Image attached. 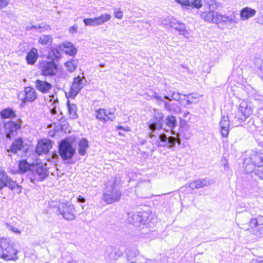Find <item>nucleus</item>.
<instances>
[{
  "instance_id": "nucleus-53",
  "label": "nucleus",
  "mask_w": 263,
  "mask_h": 263,
  "mask_svg": "<svg viewBox=\"0 0 263 263\" xmlns=\"http://www.w3.org/2000/svg\"><path fill=\"white\" fill-rule=\"evenodd\" d=\"M53 107L50 109V112L52 115H55L57 113L56 107L57 105H52Z\"/></svg>"
},
{
  "instance_id": "nucleus-6",
  "label": "nucleus",
  "mask_w": 263,
  "mask_h": 263,
  "mask_svg": "<svg viewBox=\"0 0 263 263\" xmlns=\"http://www.w3.org/2000/svg\"><path fill=\"white\" fill-rule=\"evenodd\" d=\"M252 104L247 101H242L238 108V111L235 118L236 123L240 124L245 121L246 119L253 113Z\"/></svg>"
},
{
  "instance_id": "nucleus-58",
  "label": "nucleus",
  "mask_w": 263,
  "mask_h": 263,
  "mask_svg": "<svg viewBox=\"0 0 263 263\" xmlns=\"http://www.w3.org/2000/svg\"><path fill=\"white\" fill-rule=\"evenodd\" d=\"M123 250H124V249H122V251H123ZM119 251L121 253V254L122 255L123 252H122V250H119Z\"/></svg>"
},
{
  "instance_id": "nucleus-30",
  "label": "nucleus",
  "mask_w": 263,
  "mask_h": 263,
  "mask_svg": "<svg viewBox=\"0 0 263 263\" xmlns=\"http://www.w3.org/2000/svg\"><path fill=\"white\" fill-rule=\"evenodd\" d=\"M26 29L27 31H30L32 29H36L37 30V32L42 33V32L46 30H50V27L49 25H47L44 23H41L35 25L27 26L26 28Z\"/></svg>"
},
{
  "instance_id": "nucleus-29",
  "label": "nucleus",
  "mask_w": 263,
  "mask_h": 263,
  "mask_svg": "<svg viewBox=\"0 0 263 263\" xmlns=\"http://www.w3.org/2000/svg\"><path fill=\"white\" fill-rule=\"evenodd\" d=\"M24 141L21 138L16 139L12 142L10 148V152L13 154H16L18 151H21L24 147Z\"/></svg>"
},
{
  "instance_id": "nucleus-47",
  "label": "nucleus",
  "mask_w": 263,
  "mask_h": 263,
  "mask_svg": "<svg viewBox=\"0 0 263 263\" xmlns=\"http://www.w3.org/2000/svg\"><path fill=\"white\" fill-rule=\"evenodd\" d=\"M11 0H0V10L6 8Z\"/></svg>"
},
{
  "instance_id": "nucleus-16",
  "label": "nucleus",
  "mask_w": 263,
  "mask_h": 263,
  "mask_svg": "<svg viewBox=\"0 0 263 263\" xmlns=\"http://www.w3.org/2000/svg\"><path fill=\"white\" fill-rule=\"evenodd\" d=\"M144 214H146V213L140 212L129 213L128 214V221L134 226L138 227L141 223L146 221V216H144Z\"/></svg>"
},
{
  "instance_id": "nucleus-28",
  "label": "nucleus",
  "mask_w": 263,
  "mask_h": 263,
  "mask_svg": "<svg viewBox=\"0 0 263 263\" xmlns=\"http://www.w3.org/2000/svg\"><path fill=\"white\" fill-rule=\"evenodd\" d=\"M256 13V11L255 9L247 7L241 10L240 15L242 20H247L254 16Z\"/></svg>"
},
{
  "instance_id": "nucleus-59",
  "label": "nucleus",
  "mask_w": 263,
  "mask_h": 263,
  "mask_svg": "<svg viewBox=\"0 0 263 263\" xmlns=\"http://www.w3.org/2000/svg\"><path fill=\"white\" fill-rule=\"evenodd\" d=\"M118 255V256H120V255L119 254H118L117 252H116V256Z\"/></svg>"
},
{
  "instance_id": "nucleus-19",
  "label": "nucleus",
  "mask_w": 263,
  "mask_h": 263,
  "mask_svg": "<svg viewBox=\"0 0 263 263\" xmlns=\"http://www.w3.org/2000/svg\"><path fill=\"white\" fill-rule=\"evenodd\" d=\"M24 97L22 99V103L32 102L37 98L35 89L30 86L25 87L24 91Z\"/></svg>"
},
{
  "instance_id": "nucleus-31",
  "label": "nucleus",
  "mask_w": 263,
  "mask_h": 263,
  "mask_svg": "<svg viewBox=\"0 0 263 263\" xmlns=\"http://www.w3.org/2000/svg\"><path fill=\"white\" fill-rule=\"evenodd\" d=\"M89 147L88 140L85 138L81 139L78 143V153L81 156L85 155L86 149Z\"/></svg>"
},
{
  "instance_id": "nucleus-34",
  "label": "nucleus",
  "mask_w": 263,
  "mask_h": 263,
  "mask_svg": "<svg viewBox=\"0 0 263 263\" xmlns=\"http://www.w3.org/2000/svg\"><path fill=\"white\" fill-rule=\"evenodd\" d=\"M115 193L113 190L111 191H107L106 193L103 194V199L107 204H111L113 203L115 200Z\"/></svg>"
},
{
  "instance_id": "nucleus-61",
  "label": "nucleus",
  "mask_w": 263,
  "mask_h": 263,
  "mask_svg": "<svg viewBox=\"0 0 263 263\" xmlns=\"http://www.w3.org/2000/svg\"><path fill=\"white\" fill-rule=\"evenodd\" d=\"M115 183V181L113 182V185Z\"/></svg>"
},
{
  "instance_id": "nucleus-15",
  "label": "nucleus",
  "mask_w": 263,
  "mask_h": 263,
  "mask_svg": "<svg viewBox=\"0 0 263 263\" xmlns=\"http://www.w3.org/2000/svg\"><path fill=\"white\" fill-rule=\"evenodd\" d=\"M95 116L97 119L103 123L107 121H113L115 117L113 112L104 109H98L95 111Z\"/></svg>"
},
{
  "instance_id": "nucleus-46",
  "label": "nucleus",
  "mask_w": 263,
  "mask_h": 263,
  "mask_svg": "<svg viewBox=\"0 0 263 263\" xmlns=\"http://www.w3.org/2000/svg\"><path fill=\"white\" fill-rule=\"evenodd\" d=\"M58 159V154L55 153H52L50 158H48V161L49 162H51L52 163H56Z\"/></svg>"
},
{
  "instance_id": "nucleus-49",
  "label": "nucleus",
  "mask_w": 263,
  "mask_h": 263,
  "mask_svg": "<svg viewBox=\"0 0 263 263\" xmlns=\"http://www.w3.org/2000/svg\"><path fill=\"white\" fill-rule=\"evenodd\" d=\"M52 101H53L52 105H57L58 104V99L55 97L54 95L50 96V102Z\"/></svg>"
},
{
  "instance_id": "nucleus-44",
  "label": "nucleus",
  "mask_w": 263,
  "mask_h": 263,
  "mask_svg": "<svg viewBox=\"0 0 263 263\" xmlns=\"http://www.w3.org/2000/svg\"><path fill=\"white\" fill-rule=\"evenodd\" d=\"M254 173L255 175L258 176L260 179H263V166L262 165H260L257 166V168L254 171Z\"/></svg>"
},
{
  "instance_id": "nucleus-22",
  "label": "nucleus",
  "mask_w": 263,
  "mask_h": 263,
  "mask_svg": "<svg viewBox=\"0 0 263 263\" xmlns=\"http://www.w3.org/2000/svg\"><path fill=\"white\" fill-rule=\"evenodd\" d=\"M230 121L227 116H222L219 125L220 126V133L222 137H227L229 133Z\"/></svg>"
},
{
  "instance_id": "nucleus-37",
  "label": "nucleus",
  "mask_w": 263,
  "mask_h": 263,
  "mask_svg": "<svg viewBox=\"0 0 263 263\" xmlns=\"http://www.w3.org/2000/svg\"><path fill=\"white\" fill-rule=\"evenodd\" d=\"M78 61L75 59H71L65 63V66L67 70L70 72H73L77 67Z\"/></svg>"
},
{
  "instance_id": "nucleus-17",
  "label": "nucleus",
  "mask_w": 263,
  "mask_h": 263,
  "mask_svg": "<svg viewBox=\"0 0 263 263\" xmlns=\"http://www.w3.org/2000/svg\"><path fill=\"white\" fill-rule=\"evenodd\" d=\"M168 23L171 28L177 30L179 32L180 34L183 35L185 37H187L190 35V32L188 30L186 29V26L184 24L173 18L170 20Z\"/></svg>"
},
{
  "instance_id": "nucleus-27",
  "label": "nucleus",
  "mask_w": 263,
  "mask_h": 263,
  "mask_svg": "<svg viewBox=\"0 0 263 263\" xmlns=\"http://www.w3.org/2000/svg\"><path fill=\"white\" fill-rule=\"evenodd\" d=\"M39 57L37 50L34 47H32L27 53L26 57L27 63L29 65H34L36 62Z\"/></svg>"
},
{
  "instance_id": "nucleus-21",
  "label": "nucleus",
  "mask_w": 263,
  "mask_h": 263,
  "mask_svg": "<svg viewBox=\"0 0 263 263\" xmlns=\"http://www.w3.org/2000/svg\"><path fill=\"white\" fill-rule=\"evenodd\" d=\"M34 85L36 89L42 93H48L52 87V85L51 83L46 81H43L39 79L35 81Z\"/></svg>"
},
{
  "instance_id": "nucleus-40",
  "label": "nucleus",
  "mask_w": 263,
  "mask_h": 263,
  "mask_svg": "<svg viewBox=\"0 0 263 263\" xmlns=\"http://www.w3.org/2000/svg\"><path fill=\"white\" fill-rule=\"evenodd\" d=\"M31 166H30L29 164L26 160H22L20 161L18 164V168L22 173H25L30 169Z\"/></svg>"
},
{
  "instance_id": "nucleus-18",
  "label": "nucleus",
  "mask_w": 263,
  "mask_h": 263,
  "mask_svg": "<svg viewBox=\"0 0 263 263\" xmlns=\"http://www.w3.org/2000/svg\"><path fill=\"white\" fill-rule=\"evenodd\" d=\"M51 147L52 145L50 140H42L39 142L35 148V153L39 155L47 154L49 152Z\"/></svg>"
},
{
  "instance_id": "nucleus-36",
  "label": "nucleus",
  "mask_w": 263,
  "mask_h": 263,
  "mask_svg": "<svg viewBox=\"0 0 263 263\" xmlns=\"http://www.w3.org/2000/svg\"><path fill=\"white\" fill-rule=\"evenodd\" d=\"M53 41V38L50 35H42L39 39V43L42 45H51Z\"/></svg>"
},
{
  "instance_id": "nucleus-2",
  "label": "nucleus",
  "mask_w": 263,
  "mask_h": 263,
  "mask_svg": "<svg viewBox=\"0 0 263 263\" xmlns=\"http://www.w3.org/2000/svg\"><path fill=\"white\" fill-rule=\"evenodd\" d=\"M204 2L205 5L208 6L209 11L201 12L200 13V16L205 22L221 24L231 28L235 26L237 22L234 15H232L228 16L214 11L220 6V4L219 2L215 0H204Z\"/></svg>"
},
{
  "instance_id": "nucleus-33",
  "label": "nucleus",
  "mask_w": 263,
  "mask_h": 263,
  "mask_svg": "<svg viewBox=\"0 0 263 263\" xmlns=\"http://www.w3.org/2000/svg\"><path fill=\"white\" fill-rule=\"evenodd\" d=\"M0 116L2 119H9L15 117L16 114L12 108H6L0 112Z\"/></svg>"
},
{
  "instance_id": "nucleus-57",
  "label": "nucleus",
  "mask_w": 263,
  "mask_h": 263,
  "mask_svg": "<svg viewBox=\"0 0 263 263\" xmlns=\"http://www.w3.org/2000/svg\"><path fill=\"white\" fill-rule=\"evenodd\" d=\"M124 259L125 260L126 263H130L129 262V259L128 258L127 259Z\"/></svg>"
},
{
  "instance_id": "nucleus-55",
  "label": "nucleus",
  "mask_w": 263,
  "mask_h": 263,
  "mask_svg": "<svg viewBox=\"0 0 263 263\" xmlns=\"http://www.w3.org/2000/svg\"><path fill=\"white\" fill-rule=\"evenodd\" d=\"M192 134L191 133H189V132H187L186 133H183V137L185 139H189L191 136Z\"/></svg>"
},
{
  "instance_id": "nucleus-32",
  "label": "nucleus",
  "mask_w": 263,
  "mask_h": 263,
  "mask_svg": "<svg viewBox=\"0 0 263 263\" xmlns=\"http://www.w3.org/2000/svg\"><path fill=\"white\" fill-rule=\"evenodd\" d=\"M68 113L70 118L71 119H76L78 117L77 105L74 104H70L69 101L67 102Z\"/></svg>"
},
{
  "instance_id": "nucleus-1",
  "label": "nucleus",
  "mask_w": 263,
  "mask_h": 263,
  "mask_svg": "<svg viewBox=\"0 0 263 263\" xmlns=\"http://www.w3.org/2000/svg\"><path fill=\"white\" fill-rule=\"evenodd\" d=\"M163 118L164 116L161 112L158 110H154L152 118L147 123L148 128L151 131L149 135L150 142L157 147L166 146L172 148L175 146L176 143L180 144L181 140L177 135L176 137H167L164 133L158 134L157 132L162 128Z\"/></svg>"
},
{
  "instance_id": "nucleus-41",
  "label": "nucleus",
  "mask_w": 263,
  "mask_h": 263,
  "mask_svg": "<svg viewBox=\"0 0 263 263\" xmlns=\"http://www.w3.org/2000/svg\"><path fill=\"white\" fill-rule=\"evenodd\" d=\"M243 166L245 167V171L247 173H250L253 172H254L255 170L256 165L252 163L251 162H248V163H246V159H245L243 162Z\"/></svg>"
},
{
  "instance_id": "nucleus-7",
  "label": "nucleus",
  "mask_w": 263,
  "mask_h": 263,
  "mask_svg": "<svg viewBox=\"0 0 263 263\" xmlns=\"http://www.w3.org/2000/svg\"><path fill=\"white\" fill-rule=\"evenodd\" d=\"M5 187H8L11 191L17 194L22 192V187L13 181L8 177L7 173L0 168V191Z\"/></svg>"
},
{
  "instance_id": "nucleus-3",
  "label": "nucleus",
  "mask_w": 263,
  "mask_h": 263,
  "mask_svg": "<svg viewBox=\"0 0 263 263\" xmlns=\"http://www.w3.org/2000/svg\"><path fill=\"white\" fill-rule=\"evenodd\" d=\"M17 252L10 239L4 237L0 238V258L6 260H16L18 259Z\"/></svg>"
},
{
  "instance_id": "nucleus-45",
  "label": "nucleus",
  "mask_w": 263,
  "mask_h": 263,
  "mask_svg": "<svg viewBox=\"0 0 263 263\" xmlns=\"http://www.w3.org/2000/svg\"><path fill=\"white\" fill-rule=\"evenodd\" d=\"M6 225L7 228L8 230L12 231L13 232H14L17 234H21V231H20L17 228L14 227V226H12L11 224H10L8 223H6Z\"/></svg>"
},
{
  "instance_id": "nucleus-42",
  "label": "nucleus",
  "mask_w": 263,
  "mask_h": 263,
  "mask_svg": "<svg viewBox=\"0 0 263 263\" xmlns=\"http://www.w3.org/2000/svg\"><path fill=\"white\" fill-rule=\"evenodd\" d=\"M254 65L255 68L258 69L263 75V59L256 58L254 60Z\"/></svg>"
},
{
  "instance_id": "nucleus-9",
  "label": "nucleus",
  "mask_w": 263,
  "mask_h": 263,
  "mask_svg": "<svg viewBox=\"0 0 263 263\" xmlns=\"http://www.w3.org/2000/svg\"><path fill=\"white\" fill-rule=\"evenodd\" d=\"M59 152L63 160H69L73 158L76 149L68 141L63 140L59 144Z\"/></svg>"
},
{
  "instance_id": "nucleus-4",
  "label": "nucleus",
  "mask_w": 263,
  "mask_h": 263,
  "mask_svg": "<svg viewBox=\"0 0 263 263\" xmlns=\"http://www.w3.org/2000/svg\"><path fill=\"white\" fill-rule=\"evenodd\" d=\"M49 175L46 164L37 163L33 164L30 171L28 174V178L33 183L44 180Z\"/></svg>"
},
{
  "instance_id": "nucleus-12",
  "label": "nucleus",
  "mask_w": 263,
  "mask_h": 263,
  "mask_svg": "<svg viewBox=\"0 0 263 263\" xmlns=\"http://www.w3.org/2000/svg\"><path fill=\"white\" fill-rule=\"evenodd\" d=\"M42 74L44 76H53L58 70V65L54 61L43 60L40 64Z\"/></svg>"
},
{
  "instance_id": "nucleus-48",
  "label": "nucleus",
  "mask_w": 263,
  "mask_h": 263,
  "mask_svg": "<svg viewBox=\"0 0 263 263\" xmlns=\"http://www.w3.org/2000/svg\"><path fill=\"white\" fill-rule=\"evenodd\" d=\"M77 201H78V202L81 204V207H82V209H84V207L85 205H83V204L86 201L85 198L81 196H79L77 198Z\"/></svg>"
},
{
  "instance_id": "nucleus-24",
  "label": "nucleus",
  "mask_w": 263,
  "mask_h": 263,
  "mask_svg": "<svg viewBox=\"0 0 263 263\" xmlns=\"http://www.w3.org/2000/svg\"><path fill=\"white\" fill-rule=\"evenodd\" d=\"M212 183V180L208 178H204L202 179H198L191 182L189 184V186L192 189V190H194L195 189H200L204 186H208Z\"/></svg>"
},
{
  "instance_id": "nucleus-38",
  "label": "nucleus",
  "mask_w": 263,
  "mask_h": 263,
  "mask_svg": "<svg viewBox=\"0 0 263 263\" xmlns=\"http://www.w3.org/2000/svg\"><path fill=\"white\" fill-rule=\"evenodd\" d=\"M184 96L185 98L184 99V100L186 102L185 105L196 103L198 101V95L196 93L189 94L186 96L184 95Z\"/></svg>"
},
{
  "instance_id": "nucleus-14",
  "label": "nucleus",
  "mask_w": 263,
  "mask_h": 263,
  "mask_svg": "<svg viewBox=\"0 0 263 263\" xmlns=\"http://www.w3.org/2000/svg\"><path fill=\"white\" fill-rule=\"evenodd\" d=\"M110 18V14L104 13L94 18H84L83 22L86 26H95L104 24L109 21Z\"/></svg>"
},
{
  "instance_id": "nucleus-60",
  "label": "nucleus",
  "mask_w": 263,
  "mask_h": 263,
  "mask_svg": "<svg viewBox=\"0 0 263 263\" xmlns=\"http://www.w3.org/2000/svg\"><path fill=\"white\" fill-rule=\"evenodd\" d=\"M258 263H263V261H260V262H258Z\"/></svg>"
},
{
  "instance_id": "nucleus-43",
  "label": "nucleus",
  "mask_w": 263,
  "mask_h": 263,
  "mask_svg": "<svg viewBox=\"0 0 263 263\" xmlns=\"http://www.w3.org/2000/svg\"><path fill=\"white\" fill-rule=\"evenodd\" d=\"M116 129H118V130H121L122 131L121 132H119L118 133V134L120 135V136H124L125 133L127 132H128V131H130V128L128 126H126V127L125 128H123L122 126H118L117 127H116Z\"/></svg>"
},
{
  "instance_id": "nucleus-50",
  "label": "nucleus",
  "mask_w": 263,
  "mask_h": 263,
  "mask_svg": "<svg viewBox=\"0 0 263 263\" xmlns=\"http://www.w3.org/2000/svg\"><path fill=\"white\" fill-rule=\"evenodd\" d=\"M256 22L259 24H263V12L259 13V15L256 18Z\"/></svg>"
},
{
  "instance_id": "nucleus-56",
  "label": "nucleus",
  "mask_w": 263,
  "mask_h": 263,
  "mask_svg": "<svg viewBox=\"0 0 263 263\" xmlns=\"http://www.w3.org/2000/svg\"><path fill=\"white\" fill-rule=\"evenodd\" d=\"M121 195V193L119 191L117 192L116 191V202L120 199V197Z\"/></svg>"
},
{
  "instance_id": "nucleus-35",
  "label": "nucleus",
  "mask_w": 263,
  "mask_h": 263,
  "mask_svg": "<svg viewBox=\"0 0 263 263\" xmlns=\"http://www.w3.org/2000/svg\"><path fill=\"white\" fill-rule=\"evenodd\" d=\"M170 93L167 92V95L164 96L163 98L166 100L170 101H172L173 100H174L179 102L180 99L181 94L175 91H170Z\"/></svg>"
},
{
  "instance_id": "nucleus-8",
  "label": "nucleus",
  "mask_w": 263,
  "mask_h": 263,
  "mask_svg": "<svg viewBox=\"0 0 263 263\" xmlns=\"http://www.w3.org/2000/svg\"><path fill=\"white\" fill-rule=\"evenodd\" d=\"M151 93L149 96L152 99H154L157 101L159 104H160L161 103H163L164 104V108L166 111L173 114H178L181 112V108L177 103L172 102V101H170L164 100V98L159 96L155 91H152Z\"/></svg>"
},
{
  "instance_id": "nucleus-23",
  "label": "nucleus",
  "mask_w": 263,
  "mask_h": 263,
  "mask_svg": "<svg viewBox=\"0 0 263 263\" xmlns=\"http://www.w3.org/2000/svg\"><path fill=\"white\" fill-rule=\"evenodd\" d=\"M248 162H251L256 166L261 165V164L263 162V154L257 152H253L250 157L246 158V163H248Z\"/></svg>"
},
{
  "instance_id": "nucleus-26",
  "label": "nucleus",
  "mask_w": 263,
  "mask_h": 263,
  "mask_svg": "<svg viewBox=\"0 0 263 263\" xmlns=\"http://www.w3.org/2000/svg\"><path fill=\"white\" fill-rule=\"evenodd\" d=\"M176 1L182 6H190L192 8L200 9L203 6L202 0H176Z\"/></svg>"
},
{
  "instance_id": "nucleus-52",
  "label": "nucleus",
  "mask_w": 263,
  "mask_h": 263,
  "mask_svg": "<svg viewBox=\"0 0 263 263\" xmlns=\"http://www.w3.org/2000/svg\"><path fill=\"white\" fill-rule=\"evenodd\" d=\"M78 27L76 26H73L69 28V32L71 33H74L77 32Z\"/></svg>"
},
{
  "instance_id": "nucleus-25",
  "label": "nucleus",
  "mask_w": 263,
  "mask_h": 263,
  "mask_svg": "<svg viewBox=\"0 0 263 263\" xmlns=\"http://www.w3.org/2000/svg\"><path fill=\"white\" fill-rule=\"evenodd\" d=\"M61 51L65 53L70 55L74 56L77 52V48L70 42H64L60 44Z\"/></svg>"
},
{
  "instance_id": "nucleus-11",
  "label": "nucleus",
  "mask_w": 263,
  "mask_h": 263,
  "mask_svg": "<svg viewBox=\"0 0 263 263\" xmlns=\"http://www.w3.org/2000/svg\"><path fill=\"white\" fill-rule=\"evenodd\" d=\"M241 228L247 230L250 229L252 233L256 236H263V216H260L251 219L249 222V228H246L244 227Z\"/></svg>"
},
{
  "instance_id": "nucleus-10",
  "label": "nucleus",
  "mask_w": 263,
  "mask_h": 263,
  "mask_svg": "<svg viewBox=\"0 0 263 263\" xmlns=\"http://www.w3.org/2000/svg\"><path fill=\"white\" fill-rule=\"evenodd\" d=\"M86 83L87 81L84 76H78L74 77L68 92V97L74 99L81 90L85 87Z\"/></svg>"
},
{
  "instance_id": "nucleus-13",
  "label": "nucleus",
  "mask_w": 263,
  "mask_h": 263,
  "mask_svg": "<svg viewBox=\"0 0 263 263\" xmlns=\"http://www.w3.org/2000/svg\"><path fill=\"white\" fill-rule=\"evenodd\" d=\"M22 121L18 120L17 122L9 121L5 124V129L7 138H11L12 136L17 135L18 131L22 126Z\"/></svg>"
},
{
  "instance_id": "nucleus-20",
  "label": "nucleus",
  "mask_w": 263,
  "mask_h": 263,
  "mask_svg": "<svg viewBox=\"0 0 263 263\" xmlns=\"http://www.w3.org/2000/svg\"><path fill=\"white\" fill-rule=\"evenodd\" d=\"M61 49L60 44L50 48L47 55V59L50 61L58 62L62 58Z\"/></svg>"
},
{
  "instance_id": "nucleus-5",
  "label": "nucleus",
  "mask_w": 263,
  "mask_h": 263,
  "mask_svg": "<svg viewBox=\"0 0 263 263\" xmlns=\"http://www.w3.org/2000/svg\"><path fill=\"white\" fill-rule=\"evenodd\" d=\"M55 209V212H58L66 220H72L76 218L74 206L69 202L60 203Z\"/></svg>"
},
{
  "instance_id": "nucleus-39",
  "label": "nucleus",
  "mask_w": 263,
  "mask_h": 263,
  "mask_svg": "<svg viewBox=\"0 0 263 263\" xmlns=\"http://www.w3.org/2000/svg\"><path fill=\"white\" fill-rule=\"evenodd\" d=\"M177 124L176 118L173 116H168L166 118V125L171 129L175 127Z\"/></svg>"
},
{
  "instance_id": "nucleus-51",
  "label": "nucleus",
  "mask_w": 263,
  "mask_h": 263,
  "mask_svg": "<svg viewBox=\"0 0 263 263\" xmlns=\"http://www.w3.org/2000/svg\"><path fill=\"white\" fill-rule=\"evenodd\" d=\"M221 162H223L222 166L223 167V170L225 171H228L229 170V166H228V163L227 162V161L225 159H223H223L221 160Z\"/></svg>"
},
{
  "instance_id": "nucleus-54",
  "label": "nucleus",
  "mask_w": 263,
  "mask_h": 263,
  "mask_svg": "<svg viewBox=\"0 0 263 263\" xmlns=\"http://www.w3.org/2000/svg\"><path fill=\"white\" fill-rule=\"evenodd\" d=\"M123 16V12L121 11H116V18H121Z\"/></svg>"
}]
</instances>
